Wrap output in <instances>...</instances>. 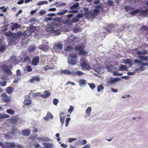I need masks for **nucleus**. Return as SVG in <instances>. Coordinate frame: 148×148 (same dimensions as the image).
Instances as JSON below:
<instances>
[{
  "mask_svg": "<svg viewBox=\"0 0 148 148\" xmlns=\"http://www.w3.org/2000/svg\"><path fill=\"white\" fill-rule=\"evenodd\" d=\"M22 35L24 36L26 38H27L28 36L27 32L26 31L24 32L23 33L20 32H18L16 33H13L11 36L8 38V43L10 44L13 43L15 40V39L20 37Z\"/></svg>",
  "mask_w": 148,
  "mask_h": 148,
  "instance_id": "obj_1",
  "label": "nucleus"
},
{
  "mask_svg": "<svg viewBox=\"0 0 148 148\" xmlns=\"http://www.w3.org/2000/svg\"><path fill=\"white\" fill-rule=\"evenodd\" d=\"M85 47L82 45L77 44L75 47V50L78 51L79 55L86 56L88 52L84 50Z\"/></svg>",
  "mask_w": 148,
  "mask_h": 148,
  "instance_id": "obj_2",
  "label": "nucleus"
},
{
  "mask_svg": "<svg viewBox=\"0 0 148 148\" xmlns=\"http://www.w3.org/2000/svg\"><path fill=\"white\" fill-rule=\"evenodd\" d=\"M80 65L84 69L87 70H90L91 69L90 66L88 63L86 59L82 58L80 60Z\"/></svg>",
  "mask_w": 148,
  "mask_h": 148,
  "instance_id": "obj_3",
  "label": "nucleus"
},
{
  "mask_svg": "<svg viewBox=\"0 0 148 148\" xmlns=\"http://www.w3.org/2000/svg\"><path fill=\"white\" fill-rule=\"evenodd\" d=\"M12 132L7 133L5 135L4 137L5 138L11 139L14 137V136H18L20 134V132L16 129H13Z\"/></svg>",
  "mask_w": 148,
  "mask_h": 148,
  "instance_id": "obj_4",
  "label": "nucleus"
},
{
  "mask_svg": "<svg viewBox=\"0 0 148 148\" xmlns=\"http://www.w3.org/2000/svg\"><path fill=\"white\" fill-rule=\"evenodd\" d=\"M44 95H41L40 92H38L36 93H33L32 94L33 96L34 97H39L40 95L41 97L43 98H47L51 95V93L48 91L45 90L44 91Z\"/></svg>",
  "mask_w": 148,
  "mask_h": 148,
  "instance_id": "obj_5",
  "label": "nucleus"
},
{
  "mask_svg": "<svg viewBox=\"0 0 148 148\" xmlns=\"http://www.w3.org/2000/svg\"><path fill=\"white\" fill-rule=\"evenodd\" d=\"M2 69L5 71V73L8 75H10L12 74V72L10 69L12 68V66L10 65H4L1 66Z\"/></svg>",
  "mask_w": 148,
  "mask_h": 148,
  "instance_id": "obj_6",
  "label": "nucleus"
},
{
  "mask_svg": "<svg viewBox=\"0 0 148 148\" xmlns=\"http://www.w3.org/2000/svg\"><path fill=\"white\" fill-rule=\"evenodd\" d=\"M4 146L3 148H14L16 147H17L18 148H20L21 146L19 145H16L14 143L8 142L4 144Z\"/></svg>",
  "mask_w": 148,
  "mask_h": 148,
  "instance_id": "obj_7",
  "label": "nucleus"
},
{
  "mask_svg": "<svg viewBox=\"0 0 148 148\" xmlns=\"http://www.w3.org/2000/svg\"><path fill=\"white\" fill-rule=\"evenodd\" d=\"M111 79H112L107 81V86H111L112 84H113L114 82H117L121 80V79L119 77H115L113 79L112 77H111Z\"/></svg>",
  "mask_w": 148,
  "mask_h": 148,
  "instance_id": "obj_8",
  "label": "nucleus"
},
{
  "mask_svg": "<svg viewBox=\"0 0 148 148\" xmlns=\"http://www.w3.org/2000/svg\"><path fill=\"white\" fill-rule=\"evenodd\" d=\"M84 14L87 18H93L96 17V15H94L92 12H84Z\"/></svg>",
  "mask_w": 148,
  "mask_h": 148,
  "instance_id": "obj_9",
  "label": "nucleus"
},
{
  "mask_svg": "<svg viewBox=\"0 0 148 148\" xmlns=\"http://www.w3.org/2000/svg\"><path fill=\"white\" fill-rule=\"evenodd\" d=\"M38 48L44 52H47L48 50H49L50 47L48 45L45 44L43 45H40L39 46Z\"/></svg>",
  "mask_w": 148,
  "mask_h": 148,
  "instance_id": "obj_10",
  "label": "nucleus"
},
{
  "mask_svg": "<svg viewBox=\"0 0 148 148\" xmlns=\"http://www.w3.org/2000/svg\"><path fill=\"white\" fill-rule=\"evenodd\" d=\"M8 62H10V64L13 63L15 65L18 64L19 61L16 59V57L14 56L10 57V59L9 60Z\"/></svg>",
  "mask_w": 148,
  "mask_h": 148,
  "instance_id": "obj_11",
  "label": "nucleus"
},
{
  "mask_svg": "<svg viewBox=\"0 0 148 148\" xmlns=\"http://www.w3.org/2000/svg\"><path fill=\"white\" fill-rule=\"evenodd\" d=\"M40 61V58L39 56H34L33 58V60L32 62V64L36 66Z\"/></svg>",
  "mask_w": 148,
  "mask_h": 148,
  "instance_id": "obj_12",
  "label": "nucleus"
},
{
  "mask_svg": "<svg viewBox=\"0 0 148 148\" xmlns=\"http://www.w3.org/2000/svg\"><path fill=\"white\" fill-rule=\"evenodd\" d=\"M54 49L61 50L63 48V45L60 42H57L55 44L53 47Z\"/></svg>",
  "mask_w": 148,
  "mask_h": 148,
  "instance_id": "obj_13",
  "label": "nucleus"
},
{
  "mask_svg": "<svg viewBox=\"0 0 148 148\" xmlns=\"http://www.w3.org/2000/svg\"><path fill=\"white\" fill-rule=\"evenodd\" d=\"M1 96L3 97L2 99L5 102L8 103L10 101V97L6 95L5 93H3L1 94Z\"/></svg>",
  "mask_w": 148,
  "mask_h": 148,
  "instance_id": "obj_14",
  "label": "nucleus"
},
{
  "mask_svg": "<svg viewBox=\"0 0 148 148\" xmlns=\"http://www.w3.org/2000/svg\"><path fill=\"white\" fill-rule=\"evenodd\" d=\"M77 38V37L76 36H71L67 38L66 40L68 44H71L75 41Z\"/></svg>",
  "mask_w": 148,
  "mask_h": 148,
  "instance_id": "obj_15",
  "label": "nucleus"
},
{
  "mask_svg": "<svg viewBox=\"0 0 148 148\" xmlns=\"http://www.w3.org/2000/svg\"><path fill=\"white\" fill-rule=\"evenodd\" d=\"M134 61V63L136 64H140V65L148 66V63H144L140 60L135 59Z\"/></svg>",
  "mask_w": 148,
  "mask_h": 148,
  "instance_id": "obj_16",
  "label": "nucleus"
},
{
  "mask_svg": "<svg viewBox=\"0 0 148 148\" xmlns=\"http://www.w3.org/2000/svg\"><path fill=\"white\" fill-rule=\"evenodd\" d=\"M140 14L142 16H145L148 15V9L145 10L140 9Z\"/></svg>",
  "mask_w": 148,
  "mask_h": 148,
  "instance_id": "obj_17",
  "label": "nucleus"
},
{
  "mask_svg": "<svg viewBox=\"0 0 148 148\" xmlns=\"http://www.w3.org/2000/svg\"><path fill=\"white\" fill-rule=\"evenodd\" d=\"M53 117V116L49 112H47L46 117L44 118V119L46 120H49L50 119H51Z\"/></svg>",
  "mask_w": 148,
  "mask_h": 148,
  "instance_id": "obj_18",
  "label": "nucleus"
},
{
  "mask_svg": "<svg viewBox=\"0 0 148 148\" xmlns=\"http://www.w3.org/2000/svg\"><path fill=\"white\" fill-rule=\"evenodd\" d=\"M64 113L62 112L60 114V121L62 124L64 123L65 118V116H64Z\"/></svg>",
  "mask_w": 148,
  "mask_h": 148,
  "instance_id": "obj_19",
  "label": "nucleus"
},
{
  "mask_svg": "<svg viewBox=\"0 0 148 148\" xmlns=\"http://www.w3.org/2000/svg\"><path fill=\"white\" fill-rule=\"evenodd\" d=\"M123 63L125 64H129L130 66L132 65V61L129 58H127L124 60Z\"/></svg>",
  "mask_w": 148,
  "mask_h": 148,
  "instance_id": "obj_20",
  "label": "nucleus"
},
{
  "mask_svg": "<svg viewBox=\"0 0 148 148\" xmlns=\"http://www.w3.org/2000/svg\"><path fill=\"white\" fill-rule=\"evenodd\" d=\"M24 105L23 106L24 109L26 110L28 106V97L27 95L25 96V100L24 101Z\"/></svg>",
  "mask_w": 148,
  "mask_h": 148,
  "instance_id": "obj_21",
  "label": "nucleus"
},
{
  "mask_svg": "<svg viewBox=\"0 0 148 148\" xmlns=\"http://www.w3.org/2000/svg\"><path fill=\"white\" fill-rule=\"evenodd\" d=\"M54 28L55 27L53 26L50 25L47 27L46 29L47 32L52 33Z\"/></svg>",
  "mask_w": 148,
  "mask_h": 148,
  "instance_id": "obj_22",
  "label": "nucleus"
},
{
  "mask_svg": "<svg viewBox=\"0 0 148 148\" xmlns=\"http://www.w3.org/2000/svg\"><path fill=\"white\" fill-rule=\"evenodd\" d=\"M128 70L127 67L121 64L119 66V70L121 71H127Z\"/></svg>",
  "mask_w": 148,
  "mask_h": 148,
  "instance_id": "obj_23",
  "label": "nucleus"
},
{
  "mask_svg": "<svg viewBox=\"0 0 148 148\" xmlns=\"http://www.w3.org/2000/svg\"><path fill=\"white\" fill-rule=\"evenodd\" d=\"M40 81V79L37 76H35L33 77V78L30 79L29 81L31 83H33L35 81L37 82H39Z\"/></svg>",
  "mask_w": 148,
  "mask_h": 148,
  "instance_id": "obj_24",
  "label": "nucleus"
},
{
  "mask_svg": "<svg viewBox=\"0 0 148 148\" xmlns=\"http://www.w3.org/2000/svg\"><path fill=\"white\" fill-rule=\"evenodd\" d=\"M14 89L10 86L7 87L6 90V92L9 94H11L13 91Z\"/></svg>",
  "mask_w": 148,
  "mask_h": 148,
  "instance_id": "obj_25",
  "label": "nucleus"
},
{
  "mask_svg": "<svg viewBox=\"0 0 148 148\" xmlns=\"http://www.w3.org/2000/svg\"><path fill=\"white\" fill-rule=\"evenodd\" d=\"M20 27V25L17 23H14L11 26V28L12 30H13L15 29L19 28Z\"/></svg>",
  "mask_w": 148,
  "mask_h": 148,
  "instance_id": "obj_26",
  "label": "nucleus"
},
{
  "mask_svg": "<svg viewBox=\"0 0 148 148\" xmlns=\"http://www.w3.org/2000/svg\"><path fill=\"white\" fill-rule=\"evenodd\" d=\"M28 28H29V31L31 32H34L36 29V27L34 26H30L28 27Z\"/></svg>",
  "mask_w": 148,
  "mask_h": 148,
  "instance_id": "obj_27",
  "label": "nucleus"
},
{
  "mask_svg": "<svg viewBox=\"0 0 148 148\" xmlns=\"http://www.w3.org/2000/svg\"><path fill=\"white\" fill-rule=\"evenodd\" d=\"M114 27L111 25H108L106 28V31L108 32L111 33L113 30Z\"/></svg>",
  "mask_w": 148,
  "mask_h": 148,
  "instance_id": "obj_28",
  "label": "nucleus"
},
{
  "mask_svg": "<svg viewBox=\"0 0 148 148\" xmlns=\"http://www.w3.org/2000/svg\"><path fill=\"white\" fill-rule=\"evenodd\" d=\"M147 53V52L146 51H139L136 52V54L138 55H146Z\"/></svg>",
  "mask_w": 148,
  "mask_h": 148,
  "instance_id": "obj_29",
  "label": "nucleus"
},
{
  "mask_svg": "<svg viewBox=\"0 0 148 148\" xmlns=\"http://www.w3.org/2000/svg\"><path fill=\"white\" fill-rule=\"evenodd\" d=\"M36 49V46L34 45H30L28 47V51H32Z\"/></svg>",
  "mask_w": 148,
  "mask_h": 148,
  "instance_id": "obj_30",
  "label": "nucleus"
},
{
  "mask_svg": "<svg viewBox=\"0 0 148 148\" xmlns=\"http://www.w3.org/2000/svg\"><path fill=\"white\" fill-rule=\"evenodd\" d=\"M79 83L80 86L83 85H86L87 84L86 80L85 79H80Z\"/></svg>",
  "mask_w": 148,
  "mask_h": 148,
  "instance_id": "obj_31",
  "label": "nucleus"
},
{
  "mask_svg": "<svg viewBox=\"0 0 148 148\" xmlns=\"http://www.w3.org/2000/svg\"><path fill=\"white\" fill-rule=\"evenodd\" d=\"M73 49V48L72 46L69 45L67 46L64 49V50L65 51H71Z\"/></svg>",
  "mask_w": 148,
  "mask_h": 148,
  "instance_id": "obj_32",
  "label": "nucleus"
},
{
  "mask_svg": "<svg viewBox=\"0 0 148 148\" xmlns=\"http://www.w3.org/2000/svg\"><path fill=\"white\" fill-rule=\"evenodd\" d=\"M68 61L69 64L73 65L76 64L77 63V61L75 59L71 58L69 61Z\"/></svg>",
  "mask_w": 148,
  "mask_h": 148,
  "instance_id": "obj_33",
  "label": "nucleus"
},
{
  "mask_svg": "<svg viewBox=\"0 0 148 148\" xmlns=\"http://www.w3.org/2000/svg\"><path fill=\"white\" fill-rule=\"evenodd\" d=\"M91 111V108L90 107H88L86 110V113L88 116H89Z\"/></svg>",
  "mask_w": 148,
  "mask_h": 148,
  "instance_id": "obj_34",
  "label": "nucleus"
},
{
  "mask_svg": "<svg viewBox=\"0 0 148 148\" xmlns=\"http://www.w3.org/2000/svg\"><path fill=\"white\" fill-rule=\"evenodd\" d=\"M43 145L45 146L47 148H50L52 146V145L51 143H43L42 144Z\"/></svg>",
  "mask_w": 148,
  "mask_h": 148,
  "instance_id": "obj_35",
  "label": "nucleus"
},
{
  "mask_svg": "<svg viewBox=\"0 0 148 148\" xmlns=\"http://www.w3.org/2000/svg\"><path fill=\"white\" fill-rule=\"evenodd\" d=\"M61 73L69 75L71 74V72L68 70H62L61 71Z\"/></svg>",
  "mask_w": 148,
  "mask_h": 148,
  "instance_id": "obj_36",
  "label": "nucleus"
},
{
  "mask_svg": "<svg viewBox=\"0 0 148 148\" xmlns=\"http://www.w3.org/2000/svg\"><path fill=\"white\" fill-rule=\"evenodd\" d=\"M79 5V3H76L71 6L70 8V9L73 10L75 8H77Z\"/></svg>",
  "mask_w": 148,
  "mask_h": 148,
  "instance_id": "obj_37",
  "label": "nucleus"
},
{
  "mask_svg": "<svg viewBox=\"0 0 148 148\" xmlns=\"http://www.w3.org/2000/svg\"><path fill=\"white\" fill-rule=\"evenodd\" d=\"M40 140L43 141L49 142L50 140V139L48 137H43L40 138Z\"/></svg>",
  "mask_w": 148,
  "mask_h": 148,
  "instance_id": "obj_38",
  "label": "nucleus"
},
{
  "mask_svg": "<svg viewBox=\"0 0 148 148\" xmlns=\"http://www.w3.org/2000/svg\"><path fill=\"white\" fill-rule=\"evenodd\" d=\"M138 58H139V59L141 60H143L145 61H147L148 59L147 57L143 56H138Z\"/></svg>",
  "mask_w": 148,
  "mask_h": 148,
  "instance_id": "obj_39",
  "label": "nucleus"
},
{
  "mask_svg": "<svg viewBox=\"0 0 148 148\" xmlns=\"http://www.w3.org/2000/svg\"><path fill=\"white\" fill-rule=\"evenodd\" d=\"M52 33L55 34L56 35H58L60 34V32L59 30H56L54 28Z\"/></svg>",
  "mask_w": 148,
  "mask_h": 148,
  "instance_id": "obj_40",
  "label": "nucleus"
},
{
  "mask_svg": "<svg viewBox=\"0 0 148 148\" xmlns=\"http://www.w3.org/2000/svg\"><path fill=\"white\" fill-rule=\"evenodd\" d=\"M140 12V9H137L135 10H133V11L130 12V14L133 15H134V14L138 13Z\"/></svg>",
  "mask_w": 148,
  "mask_h": 148,
  "instance_id": "obj_41",
  "label": "nucleus"
},
{
  "mask_svg": "<svg viewBox=\"0 0 148 148\" xmlns=\"http://www.w3.org/2000/svg\"><path fill=\"white\" fill-rule=\"evenodd\" d=\"M21 61L23 62L24 63L27 62H28V56H26L24 58L23 57L21 58Z\"/></svg>",
  "mask_w": 148,
  "mask_h": 148,
  "instance_id": "obj_42",
  "label": "nucleus"
},
{
  "mask_svg": "<svg viewBox=\"0 0 148 148\" xmlns=\"http://www.w3.org/2000/svg\"><path fill=\"white\" fill-rule=\"evenodd\" d=\"M22 133V134L24 136H28V130L26 129L23 130Z\"/></svg>",
  "mask_w": 148,
  "mask_h": 148,
  "instance_id": "obj_43",
  "label": "nucleus"
},
{
  "mask_svg": "<svg viewBox=\"0 0 148 148\" xmlns=\"http://www.w3.org/2000/svg\"><path fill=\"white\" fill-rule=\"evenodd\" d=\"M99 10L98 9H95L93 10V12L92 13L94 14V15H96V16H97V15L99 13Z\"/></svg>",
  "mask_w": 148,
  "mask_h": 148,
  "instance_id": "obj_44",
  "label": "nucleus"
},
{
  "mask_svg": "<svg viewBox=\"0 0 148 148\" xmlns=\"http://www.w3.org/2000/svg\"><path fill=\"white\" fill-rule=\"evenodd\" d=\"M48 3V2L47 1H40L37 3V5H42L45 4H47Z\"/></svg>",
  "mask_w": 148,
  "mask_h": 148,
  "instance_id": "obj_45",
  "label": "nucleus"
},
{
  "mask_svg": "<svg viewBox=\"0 0 148 148\" xmlns=\"http://www.w3.org/2000/svg\"><path fill=\"white\" fill-rule=\"evenodd\" d=\"M66 3H58V2H56L53 5H55L56 4H58L57 5H56L57 7H58L62 5H65Z\"/></svg>",
  "mask_w": 148,
  "mask_h": 148,
  "instance_id": "obj_46",
  "label": "nucleus"
},
{
  "mask_svg": "<svg viewBox=\"0 0 148 148\" xmlns=\"http://www.w3.org/2000/svg\"><path fill=\"white\" fill-rule=\"evenodd\" d=\"M140 29L141 30L147 31L148 30V27L145 25H143L141 27Z\"/></svg>",
  "mask_w": 148,
  "mask_h": 148,
  "instance_id": "obj_47",
  "label": "nucleus"
},
{
  "mask_svg": "<svg viewBox=\"0 0 148 148\" xmlns=\"http://www.w3.org/2000/svg\"><path fill=\"white\" fill-rule=\"evenodd\" d=\"M53 69V67H50L48 65L45 66L44 67V69L45 71H47L49 69Z\"/></svg>",
  "mask_w": 148,
  "mask_h": 148,
  "instance_id": "obj_48",
  "label": "nucleus"
},
{
  "mask_svg": "<svg viewBox=\"0 0 148 148\" xmlns=\"http://www.w3.org/2000/svg\"><path fill=\"white\" fill-rule=\"evenodd\" d=\"M7 112L10 114H13L14 111L12 110L9 109L7 110Z\"/></svg>",
  "mask_w": 148,
  "mask_h": 148,
  "instance_id": "obj_49",
  "label": "nucleus"
},
{
  "mask_svg": "<svg viewBox=\"0 0 148 148\" xmlns=\"http://www.w3.org/2000/svg\"><path fill=\"white\" fill-rule=\"evenodd\" d=\"M79 21V19L77 18V17H75L73 18L72 20V22H71V23H76Z\"/></svg>",
  "mask_w": 148,
  "mask_h": 148,
  "instance_id": "obj_50",
  "label": "nucleus"
},
{
  "mask_svg": "<svg viewBox=\"0 0 148 148\" xmlns=\"http://www.w3.org/2000/svg\"><path fill=\"white\" fill-rule=\"evenodd\" d=\"M104 89V87L102 85H100L97 87V91L98 92H99L102 90H103Z\"/></svg>",
  "mask_w": 148,
  "mask_h": 148,
  "instance_id": "obj_51",
  "label": "nucleus"
},
{
  "mask_svg": "<svg viewBox=\"0 0 148 148\" xmlns=\"http://www.w3.org/2000/svg\"><path fill=\"white\" fill-rule=\"evenodd\" d=\"M6 82L5 81H0V84L3 87H4L6 86Z\"/></svg>",
  "mask_w": 148,
  "mask_h": 148,
  "instance_id": "obj_52",
  "label": "nucleus"
},
{
  "mask_svg": "<svg viewBox=\"0 0 148 148\" xmlns=\"http://www.w3.org/2000/svg\"><path fill=\"white\" fill-rule=\"evenodd\" d=\"M73 109L74 108L73 106H70L68 110V112L70 114H71L73 111Z\"/></svg>",
  "mask_w": 148,
  "mask_h": 148,
  "instance_id": "obj_53",
  "label": "nucleus"
},
{
  "mask_svg": "<svg viewBox=\"0 0 148 148\" xmlns=\"http://www.w3.org/2000/svg\"><path fill=\"white\" fill-rule=\"evenodd\" d=\"M70 120H71V118H66V124H65V126L66 127H67L68 126V125L69 123V122Z\"/></svg>",
  "mask_w": 148,
  "mask_h": 148,
  "instance_id": "obj_54",
  "label": "nucleus"
},
{
  "mask_svg": "<svg viewBox=\"0 0 148 148\" xmlns=\"http://www.w3.org/2000/svg\"><path fill=\"white\" fill-rule=\"evenodd\" d=\"M6 46L5 45H2L0 47V51L2 52L5 50Z\"/></svg>",
  "mask_w": 148,
  "mask_h": 148,
  "instance_id": "obj_55",
  "label": "nucleus"
},
{
  "mask_svg": "<svg viewBox=\"0 0 148 148\" xmlns=\"http://www.w3.org/2000/svg\"><path fill=\"white\" fill-rule=\"evenodd\" d=\"M13 33L11 32L10 31H8L7 32L5 33V34L6 36L9 37L11 36Z\"/></svg>",
  "mask_w": 148,
  "mask_h": 148,
  "instance_id": "obj_56",
  "label": "nucleus"
},
{
  "mask_svg": "<svg viewBox=\"0 0 148 148\" xmlns=\"http://www.w3.org/2000/svg\"><path fill=\"white\" fill-rule=\"evenodd\" d=\"M70 57L71 58H77V55L74 53H72L69 55Z\"/></svg>",
  "mask_w": 148,
  "mask_h": 148,
  "instance_id": "obj_57",
  "label": "nucleus"
},
{
  "mask_svg": "<svg viewBox=\"0 0 148 148\" xmlns=\"http://www.w3.org/2000/svg\"><path fill=\"white\" fill-rule=\"evenodd\" d=\"M88 84L89 85L90 87L92 89H94L95 88V85L93 83H88Z\"/></svg>",
  "mask_w": 148,
  "mask_h": 148,
  "instance_id": "obj_58",
  "label": "nucleus"
},
{
  "mask_svg": "<svg viewBox=\"0 0 148 148\" xmlns=\"http://www.w3.org/2000/svg\"><path fill=\"white\" fill-rule=\"evenodd\" d=\"M16 77L14 81L13 82L14 83H17L19 81V80L21 79V78L19 76H16Z\"/></svg>",
  "mask_w": 148,
  "mask_h": 148,
  "instance_id": "obj_59",
  "label": "nucleus"
},
{
  "mask_svg": "<svg viewBox=\"0 0 148 148\" xmlns=\"http://www.w3.org/2000/svg\"><path fill=\"white\" fill-rule=\"evenodd\" d=\"M68 12V10H64L62 11L59 12V13L60 14V15H62L63 14H64Z\"/></svg>",
  "mask_w": 148,
  "mask_h": 148,
  "instance_id": "obj_60",
  "label": "nucleus"
},
{
  "mask_svg": "<svg viewBox=\"0 0 148 148\" xmlns=\"http://www.w3.org/2000/svg\"><path fill=\"white\" fill-rule=\"evenodd\" d=\"M21 73L20 70L19 69H18L16 71V76H20L21 75Z\"/></svg>",
  "mask_w": 148,
  "mask_h": 148,
  "instance_id": "obj_61",
  "label": "nucleus"
},
{
  "mask_svg": "<svg viewBox=\"0 0 148 148\" xmlns=\"http://www.w3.org/2000/svg\"><path fill=\"white\" fill-rule=\"evenodd\" d=\"M58 102V99H54L53 100V104L55 105H56Z\"/></svg>",
  "mask_w": 148,
  "mask_h": 148,
  "instance_id": "obj_62",
  "label": "nucleus"
},
{
  "mask_svg": "<svg viewBox=\"0 0 148 148\" xmlns=\"http://www.w3.org/2000/svg\"><path fill=\"white\" fill-rule=\"evenodd\" d=\"M77 139V138H69L68 139V141L69 143H71L73 141H74Z\"/></svg>",
  "mask_w": 148,
  "mask_h": 148,
  "instance_id": "obj_63",
  "label": "nucleus"
},
{
  "mask_svg": "<svg viewBox=\"0 0 148 148\" xmlns=\"http://www.w3.org/2000/svg\"><path fill=\"white\" fill-rule=\"evenodd\" d=\"M4 7H0V10H2V12H5L7 11V9L8 8L3 9Z\"/></svg>",
  "mask_w": 148,
  "mask_h": 148,
  "instance_id": "obj_64",
  "label": "nucleus"
}]
</instances>
